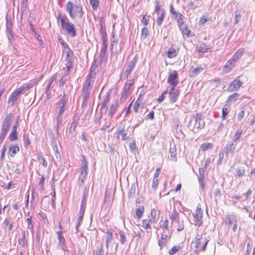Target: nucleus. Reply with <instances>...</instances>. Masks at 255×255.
Wrapping results in <instances>:
<instances>
[{"label":"nucleus","instance_id":"8fccbe9b","mask_svg":"<svg viewBox=\"0 0 255 255\" xmlns=\"http://www.w3.org/2000/svg\"><path fill=\"white\" fill-rule=\"evenodd\" d=\"M119 234L120 236V242L122 245H124L126 241V237L123 231H120Z\"/></svg>","mask_w":255,"mask_h":255},{"label":"nucleus","instance_id":"79ce46f5","mask_svg":"<svg viewBox=\"0 0 255 255\" xmlns=\"http://www.w3.org/2000/svg\"><path fill=\"white\" fill-rule=\"evenodd\" d=\"M179 213L177 212V211L174 209V211L172 213L171 216L170 217V219L172 222H177L178 221V216Z\"/></svg>","mask_w":255,"mask_h":255},{"label":"nucleus","instance_id":"4be33fe9","mask_svg":"<svg viewBox=\"0 0 255 255\" xmlns=\"http://www.w3.org/2000/svg\"><path fill=\"white\" fill-rule=\"evenodd\" d=\"M118 108V104L117 101H115L110 105L109 110V115L110 116L111 118H112L116 112L117 111Z\"/></svg>","mask_w":255,"mask_h":255},{"label":"nucleus","instance_id":"aec40b11","mask_svg":"<svg viewBox=\"0 0 255 255\" xmlns=\"http://www.w3.org/2000/svg\"><path fill=\"white\" fill-rule=\"evenodd\" d=\"M237 217L234 215H227L225 218V224L232 226L234 223H237Z\"/></svg>","mask_w":255,"mask_h":255},{"label":"nucleus","instance_id":"4c0bfd02","mask_svg":"<svg viewBox=\"0 0 255 255\" xmlns=\"http://www.w3.org/2000/svg\"><path fill=\"white\" fill-rule=\"evenodd\" d=\"M175 18L177 19V21L179 26H181L183 24V17L184 16L180 13H179L177 15H176Z\"/></svg>","mask_w":255,"mask_h":255},{"label":"nucleus","instance_id":"9d476101","mask_svg":"<svg viewBox=\"0 0 255 255\" xmlns=\"http://www.w3.org/2000/svg\"><path fill=\"white\" fill-rule=\"evenodd\" d=\"M23 89L22 88H18L15 90L10 95L8 99V103H12V105H14V102L18 99L20 94H23Z\"/></svg>","mask_w":255,"mask_h":255},{"label":"nucleus","instance_id":"72a5a7b5","mask_svg":"<svg viewBox=\"0 0 255 255\" xmlns=\"http://www.w3.org/2000/svg\"><path fill=\"white\" fill-rule=\"evenodd\" d=\"M242 134V130L241 129H238L235 134L234 142L237 144Z\"/></svg>","mask_w":255,"mask_h":255},{"label":"nucleus","instance_id":"69168bd1","mask_svg":"<svg viewBox=\"0 0 255 255\" xmlns=\"http://www.w3.org/2000/svg\"><path fill=\"white\" fill-rule=\"evenodd\" d=\"M124 127H119L117 128L116 133L118 134H122L124 131Z\"/></svg>","mask_w":255,"mask_h":255},{"label":"nucleus","instance_id":"20e7f679","mask_svg":"<svg viewBox=\"0 0 255 255\" xmlns=\"http://www.w3.org/2000/svg\"><path fill=\"white\" fill-rule=\"evenodd\" d=\"M13 117L11 113L7 114L5 117L2 124V127L0 133V143H2L7 134L9 127L10 126Z\"/></svg>","mask_w":255,"mask_h":255},{"label":"nucleus","instance_id":"c9c22d12","mask_svg":"<svg viewBox=\"0 0 255 255\" xmlns=\"http://www.w3.org/2000/svg\"><path fill=\"white\" fill-rule=\"evenodd\" d=\"M8 138L11 141H15L17 140L18 137L17 131L15 130H12L11 132L9 135Z\"/></svg>","mask_w":255,"mask_h":255},{"label":"nucleus","instance_id":"412c9836","mask_svg":"<svg viewBox=\"0 0 255 255\" xmlns=\"http://www.w3.org/2000/svg\"><path fill=\"white\" fill-rule=\"evenodd\" d=\"M6 30L7 32V36L8 37V39H10L9 35L11 36V37L13 38L14 37V34L13 32V31L12 30V24L11 20H9L6 18Z\"/></svg>","mask_w":255,"mask_h":255},{"label":"nucleus","instance_id":"473e14b6","mask_svg":"<svg viewBox=\"0 0 255 255\" xmlns=\"http://www.w3.org/2000/svg\"><path fill=\"white\" fill-rule=\"evenodd\" d=\"M83 159L82 160V170L81 171V173H87V169H88L87 163L85 158L84 156H83Z\"/></svg>","mask_w":255,"mask_h":255},{"label":"nucleus","instance_id":"0e129e2a","mask_svg":"<svg viewBox=\"0 0 255 255\" xmlns=\"http://www.w3.org/2000/svg\"><path fill=\"white\" fill-rule=\"evenodd\" d=\"M162 227L164 229H165V231L168 232V221L167 220H166L163 222Z\"/></svg>","mask_w":255,"mask_h":255},{"label":"nucleus","instance_id":"f704fd0d","mask_svg":"<svg viewBox=\"0 0 255 255\" xmlns=\"http://www.w3.org/2000/svg\"><path fill=\"white\" fill-rule=\"evenodd\" d=\"M171 95V97L170 98V102L172 103H174L177 100L178 95H179V91L176 90Z\"/></svg>","mask_w":255,"mask_h":255},{"label":"nucleus","instance_id":"5fc2aeb1","mask_svg":"<svg viewBox=\"0 0 255 255\" xmlns=\"http://www.w3.org/2000/svg\"><path fill=\"white\" fill-rule=\"evenodd\" d=\"M149 17L144 15L142 18V22L144 26H146L148 24Z\"/></svg>","mask_w":255,"mask_h":255},{"label":"nucleus","instance_id":"bf43d9fd","mask_svg":"<svg viewBox=\"0 0 255 255\" xmlns=\"http://www.w3.org/2000/svg\"><path fill=\"white\" fill-rule=\"evenodd\" d=\"M66 81V79L64 78V77H62L57 82L59 87H61L63 86L65 82Z\"/></svg>","mask_w":255,"mask_h":255},{"label":"nucleus","instance_id":"f3484780","mask_svg":"<svg viewBox=\"0 0 255 255\" xmlns=\"http://www.w3.org/2000/svg\"><path fill=\"white\" fill-rule=\"evenodd\" d=\"M202 70L203 68L201 66H191L189 71V75L191 77H194L198 75Z\"/></svg>","mask_w":255,"mask_h":255},{"label":"nucleus","instance_id":"58836bf2","mask_svg":"<svg viewBox=\"0 0 255 255\" xmlns=\"http://www.w3.org/2000/svg\"><path fill=\"white\" fill-rule=\"evenodd\" d=\"M156 211L154 209H152L150 212V219L149 220L151 223H155L156 222Z\"/></svg>","mask_w":255,"mask_h":255},{"label":"nucleus","instance_id":"f8f14e48","mask_svg":"<svg viewBox=\"0 0 255 255\" xmlns=\"http://www.w3.org/2000/svg\"><path fill=\"white\" fill-rule=\"evenodd\" d=\"M167 83L170 85L177 86L178 83V75L176 71H173L169 74Z\"/></svg>","mask_w":255,"mask_h":255},{"label":"nucleus","instance_id":"c85d7f7f","mask_svg":"<svg viewBox=\"0 0 255 255\" xmlns=\"http://www.w3.org/2000/svg\"><path fill=\"white\" fill-rule=\"evenodd\" d=\"M230 110V106L228 105H226L222 109V120H225L226 116L229 113Z\"/></svg>","mask_w":255,"mask_h":255},{"label":"nucleus","instance_id":"39448f33","mask_svg":"<svg viewBox=\"0 0 255 255\" xmlns=\"http://www.w3.org/2000/svg\"><path fill=\"white\" fill-rule=\"evenodd\" d=\"M94 81V76L91 74L86 80L83 88V98L84 102H87V99L90 97V91L93 87Z\"/></svg>","mask_w":255,"mask_h":255},{"label":"nucleus","instance_id":"cd10ccee","mask_svg":"<svg viewBox=\"0 0 255 255\" xmlns=\"http://www.w3.org/2000/svg\"><path fill=\"white\" fill-rule=\"evenodd\" d=\"M210 48V46L206 45L205 43H202L199 47L198 52L200 53H205L207 52Z\"/></svg>","mask_w":255,"mask_h":255},{"label":"nucleus","instance_id":"6e6d98bb","mask_svg":"<svg viewBox=\"0 0 255 255\" xmlns=\"http://www.w3.org/2000/svg\"><path fill=\"white\" fill-rule=\"evenodd\" d=\"M170 12L172 13L174 16L177 15L179 12H176L174 8V7L172 4H170L169 6Z\"/></svg>","mask_w":255,"mask_h":255},{"label":"nucleus","instance_id":"a18cd8bd","mask_svg":"<svg viewBox=\"0 0 255 255\" xmlns=\"http://www.w3.org/2000/svg\"><path fill=\"white\" fill-rule=\"evenodd\" d=\"M212 144L208 142L204 143L201 145V148L203 151H205L208 149H212Z\"/></svg>","mask_w":255,"mask_h":255},{"label":"nucleus","instance_id":"1a4fd4ad","mask_svg":"<svg viewBox=\"0 0 255 255\" xmlns=\"http://www.w3.org/2000/svg\"><path fill=\"white\" fill-rule=\"evenodd\" d=\"M65 95L64 94L63 98H61L59 102L56 104L57 105V111H58V115L57 116V118L58 119V121L59 122L60 119H62L61 116L62 114L64 113L65 109V105L67 102V101L65 99Z\"/></svg>","mask_w":255,"mask_h":255},{"label":"nucleus","instance_id":"4d7b16f0","mask_svg":"<svg viewBox=\"0 0 255 255\" xmlns=\"http://www.w3.org/2000/svg\"><path fill=\"white\" fill-rule=\"evenodd\" d=\"M252 246H253V242H251L250 243H249L247 245V255H249L252 251Z\"/></svg>","mask_w":255,"mask_h":255},{"label":"nucleus","instance_id":"49530a36","mask_svg":"<svg viewBox=\"0 0 255 255\" xmlns=\"http://www.w3.org/2000/svg\"><path fill=\"white\" fill-rule=\"evenodd\" d=\"M241 16V11L240 10H237L235 11V23L237 24L239 23L240 20V18Z\"/></svg>","mask_w":255,"mask_h":255},{"label":"nucleus","instance_id":"c03bdc74","mask_svg":"<svg viewBox=\"0 0 255 255\" xmlns=\"http://www.w3.org/2000/svg\"><path fill=\"white\" fill-rule=\"evenodd\" d=\"M181 249V247L180 246H175L173 247L169 251V254L170 255H174L177 252L180 251Z\"/></svg>","mask_w":255,"mask_h":255},{"label":"nucleus","instance_id":"6e6552de","mask_svg":"<svg viewBox=\"0 0 255 255\" xmlns=\"http://www.w3.org/2000/svg\"><path fill=\"white\" fill-rule=\"evenodd\" d=\"M64 53H66V57L65 58V61L67 62L66 63L67 68L66 74H68L73 66V52L71 49H68L67 51L64 52Z\"/></svg>","mask_w":255,"mask_h":255},{"label":"nucleus","instance_id":"a878e982","mask_svg":"<svg viewBox=\"0 0 255 255\" xmlns=\"http://www.w3.org/2000/svg\"><path fill=\"white\" fill-rule=\"evenodd\" d=\"M128 91L129 87H127V83H126L124 87V91L122 92V97L121 98V102H124L126 100Z\"/></svg>","mask_w":255,"mask_h":255},{"label":"nucleus","instance_id":"3c124183","mask_svg":"<svg viewBox=\"0 0 255 255\" xmlns=\"http://www.w3.org/2000/svg\"><path fill=\"white\" fill-rule=\"evenodd\" d=\"M169 152L170 153L171 156L172 157H175L176 156V148L175 146L170 147L169 149Z\"/></svg>","mask_w":255,"mask_h":255},{"label":"nucleus","instance_id":"5701e85b","mask_svg":"<svg viewBox=\"0 0 255 255\" xmlns=\"http://www.w3.org/2000/svg\"><path fill=\"white\" fill-rule=\"evenodd\" d=\"M236 62V61H235V60L232 58L225 65L224 70L226 71L227 72L229 71L234 67Z\"/></svg>","mask_w":255,"mask_h":255},{"label":"nucleus","instance_id":"774afa93","mask_svg":"<svg viewBox=\"0 0 255 255\" xmlns=\"http://www.w3.org/2000/svg\"><path fill=\"white\" fill-rule=\"evenodd\" d=\"M139 107V104L136 101L133 105V110L135 113H137L138 111Z\"/></svg>","mask_w":255,"mask_h":255},{"label":"nucleus","instance_id":"ea45409f","mask_svg":"<svg viewBox=\"0 0 255 255\" xmlns=\"http://www.w3.org/2000/svg\"><path fill=\"white\" fill-rule=\"evenodd\" d=\"M144 212V207L143 206L140 207L138 208H137L135 210V214L136 216L140 218L142 217V214Z\"/></svg>","mask_w":255,"mask_h":255},{"label":"nucleus","instance_id":"a19ab883","mask_svg":"<svg viewBox=\"0 0 255 255\" xmlns=\"http://www.w3.org/2000/svg\"><path fill=\"white\" fill-rule=\"evenodd\" d=\"M25 240V231H22V237L18 240V244L21 246L22 247L24 246Z\"/></svg>","mask_w":255,"mask_h":255},{"label":"nucleus","instance_id":"e433bc0d","mask_svg":"<svg viewBox=\"0 0 255 255\" xmlns=\"http://www.w3.org/2000/svg\"><path fill=\"white\" fill-rule=\"evenodd\" d=\"M113 240V233L110 231L107 232V236L106 239V245L107 248L108 247L109 244L112 242Z\"/></svg>","mask_w":255,"mask_h":255},{"label":"nucleus","instance_id":"6ab92c4d","mask_svg":"<svg viewBox=\"0 0 255 255\" xmlns=\"http://www.w3.org/2000/svg\"><path fill=\"white\" fill-rule=\"evenodd\" d=\"M243 84V82L239 79H236L230 84V91H238Z\"/></svg>","mask_w":255,"mask_h":255},{"label":"nucleus","instance_id":"423d86ee","mask_svg":"<svg viewBox=\"0 0 255 255\" xmlns=\"http://www.w3.org/2000/svg\"><path fill=\"white\" fill-rule=\"evenodd\" d=\"M208 242L209 240L206 238L205 236L197 235L196 237L195 248L199 250L201 249L203 252H204Z\"/></svg>","mask_w":255,"mask_h":255},{"label":"nucleus","instance_id":"09e8293b","mask_svg":"<svg viewBox=\"0 0 255 255\" xmlns=\"http://www.w3.org/2000/svg\"><path fill=\"white\" fill-rule=\"evenodd\" d=\"M90 3L94 9H97L99 6L98 0H90Z\"/></svg>","mask_w":255,"mask_h":255},{"label":"nucleus","instance_id":"dca6fc26","mask_svg":"<svg viewBox=\"0 0 255 255\" xmlns=\"http://www.w3.org/2000/svg\"><path fill=\"white\" fill-rule=\"evenodd\" d=\"M169 232L167 231H163L161 235L160 239L158 241V245L160 247V249L165 246L167 242V239L168 237Z\"/></svg>","mask_w":255,"mask_h":255},{"label":"nucleus","instance_id":"de8ad7c7","mask_svg":"<svg viewBox=\"0 0 255 255\" xmlns=\"http://www.w3.org/2000/svg\"><path fill=\"white\" fill-rule=\"evenodd\" d=\"M27 223V228L30 230L32 233H33V226L32 224L31 217L28 218L26 219Z\"/></svg>","mask_w":255,"mask_h":255},{"label":"nucleus","instance_id":"2f4dec72","mask_svg":"<svg viewBox=\"0 0 255 255\" xmlns=\"http://www.w3.org/2000/svg\"><path fill=\"white\" fill-rule=\"evenodd\" d=\"M59 242V246L61 250H62L64 252L67 251V250L65 249V240L63 236L58 237Z\"/></svg>","mask_w":255,"mask_h":255},{"label":"nucleus","instance_id":"7ed1b4c3","mask_svg":"<svg viewBox=\"0 0 255 255\" xmlns=\"http://www.w3.org/2000/svg\"><path fill=\"white\" fill-rule=\"evenodd\" d=\"M66 10L69 13L71 19H74L77 14H79V17L82 18L83 16V11L82 7L77 5H74L71 1H68L66 5Z\"/></svg>","mask_w":255,"mask_h":255},{"label":"nucleus","instance_id":"b1692460","mask_svg":"<svg viewBox=\"0 0 255 255\" xmlns=\"http://www.w3.org/2000/svg\"><path fill=\"white\" fill-rule=\"evenodd\" d=\"M19 150V148L17 144H12L9 147L8 152L11 157H13Z\"/></svg>","mask_w":255,"mask_h":255},{"label":"nucleus","instance_id":"864d4df0","mask_svg":"<svg viewBox=\"0 0 255 255\" xmlns=\"http://www.w3.org/2000/svg\"><path fill=\"white\" fill-rule=\"evenodd\" d=\"M148 34V29L146 27H143L141 30V36L145 38Z\"/></svg>","mask_w":255,"mask_h":255},{"label":"nucleus","instance_id":"7c9ffc66","mask_svg":"<svg viewBox=\"0 0 255 255\" xmlns=\"http://www.w3.org/2000/svg\"><path fill=\"white\" fill-rule=\"evenodd\" d=\"M87 173H80L78 179V184L81 186L87 178Z\"/></svg>","mask_w":255,"mask_h":255},{"label":"nucleus","instance_id":"680f3d73","mask_svg":"<svg viewBox=\"0 0 255 255\" xmlns=\"http://www.w3.org/2000/svg\"><path fill=\"white\" fill-rule=\"evenodd\" d=\"M158 185V179L154 178L153 179L152 183V187L153 189H156Z\"/></svg>","mask_w":255,"mask_h":255},{"label":"nucleus","instance_id":"a211bd4d","mask_svg":"<svg viewBox=\"0 0 255 255\" xmlns=\"http://www.w3.org/2000/svg\"><path fill=\"white\" fill-rule=\"evenodd\" d=\"M136 60L135 58H134L132 60H131L127 65V67L126 68V71L124 73V75L126 77L130 74L132 71L133 68L135 66V64L136 63Z\"/></svg>","mask_w":255,"mask_h":255},{"label":"nucleus","instance_id":"338daca9","mask_svg":"<svg viewBox=\"0 0 255 255\" xmlns=\"http://www.w3.org/2000/svg\"><path fill=\"white\" fill-rule=\"evenodd\" d=\"M167 91H164L163 93H162L161 95L157 99L159 103H161V102H162L164 100V99L165 98L164 94H167Z\"/></svg>","mask_w":255,"mask_h":255},{"label":"nucleus","instance_id":"bb28decb","mask_svg":"<svg viewBox=\"0 0 255 255\" xmlns=\"http://www.w3.org/2000/svg\"><path fill=\"white\" fill-rule=\"evenodd\" d=\"M177 54V51L176 49L173 47H171L169 49V50L167 52V55L168 57L170 58H172L175 57Z\"/></svg>","mask_w":255,"mask_h":255},{"label":"nucleus","instance_id":"603ef678","mask_svg":"<svg viewBox=\"0 0 255 255\" xmlns=\"http://www.w3.org/2000/svg\"><path fill=\"white\" fill-rule=\"evenodd\" d=\"M77 126V123L76 122H73L72 123L71 125L69 128V132L70 133H73L75 131V129Z\"/></svg>","mask_w":255,"mask_h":255},{"label":"nucleus","instance_id":"052dcab7","mask_svg":"<svg viewBox=\"0 0 255 255\" xmlns=\"http://www.w3.org/2000/svg\"><path fill=\"white\" fill-rule=\"evenodd\" d=\"M6 149H7L6 145L5 144L2 148L1 153V155H0L1 159H3L4 158L5 153V151H6Z\"/></svg>","mask_w":255,"mask_h":255},{"label":"nucleus","instance_id":"9b49d317","mask_svg":"<svg viewBox=\"0 0 255 255\" xmlns=\"http://www.w3.org/2000/svg\"><path fill=\"white\" fill-rule=\"evenodd\" d=\"M108 43L107 37L104 35H103V42L102 44V47L100 51V58L102 60H104L107 58V45Z\"/></svg>","mask_w":255,"mask_h":255},{"label":"nucleus","instance_id":"f257e3e1","mask_svg":"<svg viewBox=\"0 0 255 255\" xmlns=\"http://www.w3.org/2000/svg\"><path fill=\"white\" fill-rule=\"evenodd\" d=\"M57 19L60 20L61 27L63 30L66 31L72 37L76 36V32L75 25L69 21V19L66 15L59 13Z\"/></svg>","mask_w":255,"mask_h":255},{"label":"nucleus","instance_id":"ddd939ff","mask_svg":"<svg viewBox=\"0 0 255 255\" xmlns=\"http://www.w3.org/2000/svg\"><path fill=\"white\" fill-rule=\"evenodd\" d=\"M195 225L200 226L202 224V211L198 206L196 208V213L194 215Z\"/></svg>","mask_w":255,"mask_h":255},{"label":"nucleus","instance_id":"393cba45","mask_svg":"<svg viewBox=\"0 0 255 255\" xmlns=\"http://www.w3.org/2000/svg\"><path fill=\"white\" fill-rule=\"evenodd\" d=\"M150 223L151 222L148 219H144L141 221L142 228L146 230L148 233L151 232V228L149 225Z\"/></svg>","mask_w":255,"mask_h":255},{"label":"nucleus","instance_id":"c756f323","mask_svg":"<svg viewBox=\"0 0 255 255\" xmlns=\"http://www.w3.org/2000/svg\"><path fill=\"white\" fill-rule=\"evenodd\" d=\"M244 52V49L240 48L239 49L233 56L232 58L234 59L235 61H237L239 59H240Z\"/></svg>","mask_w":255,"mask_h":255},{"label":"nucleus","instance_id":"4468645a","mask_svg":"<svg viewBox=\"0 0 255 255\" xmlns=\"http://www.w3.org/2000/svg\"><path fill=\"white\" fill-rule=\"evenodd\" d=\"M110 94L109 93L107 94L106 97L104 98V99L103 102L101 104V107L100 109V114L101 118L102 117L103 114H105L107 112V105L110 100Z\"/></svg>","mask_w":255,"mask_h":255},{"label":"nucleus","instance_id":"13d9d810","mask_svg":"<svg viewBox=\"0 0 255 255\" xmlns=\"http://www.w3.org/2000/svg\"><path fill=\"white\" fill-rule=\"evenodd\" d=\"M44 181L45 178L43 176H42L39 182V185L40 186V189L41 190H43L44 189Z\"/></svg>","mask_w":255,"mask_h":255},{"label":"nucleus","instance_id":"e2e57ef3","mask_svg":"<svg viewBox=\"0 0 255 255\" xmlns=\"http://www.w3.org/2000/svg\"><path fill=\"white\" fill-rule=\"evenodd\" d=\"M239 96L238 93H234V94L230 95L229 97V100L230 101L235 100Z\"/></svg>","mask_w":255,"mask_h":255},{"label":"nucleus","instance_id":"2eb2a0df","mask_svg":"<svg viewBox=\"0 0 255 255\" xmlns=\"http://www.w3.org/2000/svg\"><path fill=\"white\" fill-rule=\"evenodd\" d=\"M237 143L233 141L227 143L224 148V150L226 155L231 154L233 155L236 148Z\"/></svg>","mask_w":255,"mask_h":255},{"label":"nucleus","instance_id":"0eeeda50","mask_svg":"<svg viewBox=\"0 0 255 255\" xmlns=\"http://www.w3.org/2000/svg\"><path fill=\"white\" fill-rule=\"evenodd\" d=\"M154 12L157 15V24L158 25L160 26L165 18V11L159 5L158 1L156 2Z\"/></svg>","mask_w":255,"mask_h":255},{"label":"nucleus","instance_id":"37998d69","mask_svg":"<svg viewBox=\"0 0 255 255\" xmlns=\"http://www.w3.org/2000/svg\"><path fill=\"white\" fill-rule=\"evenodd\" d=\"M236 172L238 176L240 177H242L244 175L245 171V168L243 167H240L236 168Z\"/></svg>","mask_w":255,"mask_h":255},{"label":"nucleus","instance_id":"f03ea898","mask_svg":"<svg viewBox=\"0 0 255 255\" xmlns=\"http://www.w3.org/2000/svg\"><path fill=\"white\" fill-rule=\"evenodd\" d=\"M187 126L192 130L196 128L198 129H202L205 127V122L201 114L196 113L195 115L190 117Z\"/></svg>","mask_w":255,"mask_h":255}]
</instances>
